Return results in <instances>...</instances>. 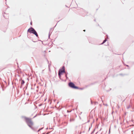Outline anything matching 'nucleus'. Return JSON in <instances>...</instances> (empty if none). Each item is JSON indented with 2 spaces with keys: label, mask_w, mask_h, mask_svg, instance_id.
Returning <instances> with one entry per match:
<instances>
[{
  "label": "nucleus",
  "mask_w": 134,
  "mask_h": 134,
  "mask_svg": "<svg viewBox=\"0 0 134 134\" xmlns=\"http://www.w3.org/2000/svg\"><path fill=\"white\" fill-rule=\"evenodd\" d=\"M26 121L28 126L31 128H32V126L33 125V123L30 119L26 118H25Z\"/></svg>",
  "instance_id": "obj_1"
},
{
  "label": "nucleus",
  "mask_w": 134,
  "mask_h": 134,
  "mask_svg": "<svg viewBox=\"0 0 134 134\" xmlns=\"http://www.w3.org/2000/svg\"><path fill=\"white\" fill-rule=\"evenodd\" d=\"M28 31L31 33H32L35 34L37 37L38 36V35L35 30L32 28H31L28 30Z\"/></svg>",
  "instance_id": "obj_2"
},
{
  "label": "nucleus",
  "mask_w": 134,
  "mask_h": 134,
  "mask_svg": "<svg viewBox=\"0 0 134 134\" xmlns=\"http://www.w3.org/2000/svg\"><path fill=\"white\" fill-rule=\"evenodd\" d=\"M65 72L64 66H63L62 69L59 70V77H60V75L62 74L63 72Z\"/></svg>",
  "instance_id": "obj_3"
},
{
  "label": "nucleus",
  "mask_w": 134,
  "mask_h": 134,
  "mask_svg": "<svg viewBox=\"0 0 134 134\" xmlns=\"http://www.w3.org/2000/svg\"><path fill=\"white\" fill-rule=\"evenodd\" d=\"M69 86L70 87L74 88H77V87L75 86L74 84L72 82L69 83Z\"/></svg>",
  "instance_id": "obj_4"
},
{
  "label": "nucleus",
  "mask_w": 134,
  "mask_h": 134,
  "mask_svg": "<svg viewBox=\"0 0 134 134\" xmlns=\"http://www.w3.org/2000/svg\"><path fill=\"white\" fill-rule=\"evenodd\" d=\"M107 41V40H105L103 41V43H102V44L103 43H105L106 41Z\"/></svg>",
  "instance_id": "obj_5"
},
{
  "label": "nucleus",
  "mask_w": 134,
  "mask_h": 134,
  "mask_svg": "<svg viewBox=\"0 0 134 134\" xmlns=\"http://www.w3.org/2000/svg\"><path fill=\"white\" fill-rule=\"evenodd\" d=\"M24 82H24V81H23H23H22V84H23L24 83Z\"/></svg>",
  "instance_id": "obj_6"
},
{
  "label": "nucleus",
  "mask_w": 134,
  "mask_h": 134,
  "mask_svg": "<svg viewBox=\"0 0 134 134\" xmlns=\"http://www.w3.org/2000/svg\"><path fill=\"white\" fill-rule=\"evenodd\" d=\"M42 129V128H41V129H39L38 130V131H39L40 130H41Z\"/></svg>",
  "instance_id": "obj_7"
},
{
  "label": "nucleus",
  "mask_w": 134,
  "mask_h": 134,
  "mask_svg": "<svg viewBox=\"0 0 134 134\" xmlns=\"http://www.w3.org/2000/svg\"><path fill=\"white\" fill-rule=\"evenodd\" d=\"M83 31H85V30H83Z\"/></svg>",
  "instance_id": "obj_8"
},
{
  "label": "nucleus",
  "mask_w": 134,
  "mask_h": 134,
  "mask_svg": "<svg viewBox=\"0 0 134 134\" xmlns=\"http://www.w3.org/2000/svg\"><path fill=\"white\" fill-rule=\"evenodd\" d=\"M66 78H67V76H66Z\"/></svg>",
  "instance_id": "obj_9"
}]
</instances>
